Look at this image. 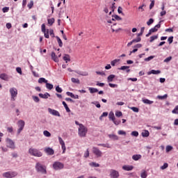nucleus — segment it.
Listing matches in <instances>:
<instances>
[{
  "instance_id": "28",
  "label": "nucleus",
  "mask_w": 178,
  "mask_h": 178,
  "mask_svg": "<svg viewBox=\"0 0 178 178\" xmlns=\"http://www.w3.org/2000/svg\"><path fill=\"white\" fill-rule=\"evenodd\" d=\"M116 26V24H114L113 26H111V30H112V32L113 33H119V31H122V29L121 28H119L118 29H115L113 28V26Z\"/></svg>"
},
{
  "instance_id": "21",
  "label": "nucleus",
  "mask_w": 178,
  "mask_h": 178,
  "mask_svg": "<svg viewBox=\"0 0 178 178\" xmlns=\"http://www.w3.org/2000/svg\"><path fill=\"white\" fill-rule=\"evenodd\" d=\"M116 77L115 74H111L107 77V81L108 83H111V81H113V79Z\"/></svg>"
},
{
  "instance_id": "39",
  "label": "nucleus",
  "mask_w": 178,
  "mask_h": 178,
  "mask_svg": "<svg viewBox=\"0 0 178 178\" xmlns=\"http://www.w3.org/2000/svg\"><path fill=\"white\" fill-rule=\"evenodd\" d=\"M90 166H92L93 168H99V164L95 163V162H92L90 163H89Z\"/></svg>"
},
{
  "instance_id": "56",
  "label": "nucleus",
  "mask_w": 178,
  "mask_h": 178,
  "mask_svg": "<svg viewBox=\"0 0 178 178\" xmlns=\"http://www.w3.org/2000/svg\"><path fill=\"white\" fill-rule=\"evenodd\" d=\"M168 166V163H165L161 167V169L162 170H165V169H166Z\"/></svg>"
},
{
  "instance_id": "57",
  "label": "nucleus",
  "mask_w": 178,
  "mask_h": 178,
  "mask_svg": "<svg viewBox=\"0 0 178 178\" xmlns=\"http://www.w3.org/2000/svg\"><path fill=\"white\" fill-rule=\"evenodd\" d=\"M109 87L111 88H118V84H114V83H108Z\"/></svg>"
},
{
  "instance_id": "18",
  "label": "nucleus",
  "mask_w": 178,
  "mask_h": 178,
  "mask_svg": "<svg viewBox=\"0 0 178 178\" xmlns=\"http://www.w3.org/2000/svg\"><path fill=\"white\" fill-rule=\"evenodd\" d=\"M108 137L109 138H111V140H114V141L119 140V136L115 134H109Z\"/></svg>"
},
{
  "instance_id": "5",
  "label": "nucleus",
  "mask_w": 178,
  "mask_h": 178,
  "mask_svg": "<svg viewBox=\"0 0 178 178\" xmlns=\"http://www.w3.org/2000/svg\"><path fill=\"white\" fill-rule=\"evenodd\" d=\"M65 168V165L59 161H55L53 164V168L55 170H60Z\"/></svg>"
},
{
  "instance_id": "25",
  "label": "nucleus",
  "mask_w": 178,
  "mask_h": 178,
  "mask_svg": "<svg viewBox=\"0 0 178 178\" xmlns=\"http://www.w3.org/2000/svg\"><path fill=\"white\" fill-rule=\"evenodd\" d=\"M129 66H122L120 68H119L120 70H126L127 73L130 72V69H129Z\"/></svg>"
},
{
  "instance_id": "42",
  "label": "nucleus",
  "mask_w": 178,
  "mask_h": 178,
  "mask_svg": "<svg viewBox=\"0 0 178 178\" xmlns=\"http://www.w3.org/2000/svg\"><path fill=\"white\" fill-rule=\"evenodd\" d=\"M108 117H109V119H111L113 122V120H115V114H113V113L111 112L109 113Z\"/></svg>"
},
{
  "instance_id": "63",
  "label": "nucleus",
  "mask_w": 178,
  "mask_h": 178,
  "mask_svg": "<svg viewBox=\"0 0 178 178\" xmlns=\"http://www.w3.org/2000/svg\"><path fill=\"white\" fill-rule=\"evenodd\" d=\"M41 29H42V33H45V31H47V29H45V24H42Z\"/></svg>"
},
{
  "instance_id": "40",
  "label": "nucleus",
  "mask_w": 178,
  "mask_h": 178,
  "mask_svg": "<svg viewBox=\"0 0 178 178\" xmlns=\"http://www.w3.org/2000/svg\"><path fill=\"white\" fill-rule=\"evenodd\" d=\"M63 105L64 108H65V110L67 112H70V108H69V107L67 106V104H66L65 102H63Z\"/></svg>"
},
{
  "instance_id": "24",
  "label": "nucleus",
  "mask_w": 178,
  "mask_h": 178,
  "mask_svg": "<svg viewBox=\"0 0 178 178\" xmlns=\"http://www.w3.org/2000/svg\"><path fill=\"white\" fill-rule=\"evenodd\" d=\"M63 60L67 63V62H70V56L69 54H65L63 56Z\"/></svg>"
},
{
  "instance_id": "35",
  "label": "nucleus",
  "mask_w": 178,
  "mask_h": 178,
  "mask_svg": "<svg viewBox=\"0 0 178 178\" xmlns=\"http://www.w3.org/2000/svg\"><path fill=\"white\" fill-rule=\"evenodd\" d=\"M46 88H47V90H52V88H54V85L47 82L46 83Z\"/></svg>"
},
{
  "instance_id": "15",
  "label": "nucleus",
  "mask_w": 178,
  "mask_h": 178,
  "mask_svg": "<svg viewBox=\"0 0 178 178\" xmlns=\"http://www.w3.org/2000/svg\"><path fill=\"white\" fill-rule=\"evenodd\" d=\"M39 97L40 98H43V99H47L49 97H51V95L48 92H45L44 94L40 93Z\"/></svg>"
},
{
  "instance_id": "51",
  "label": "nucleus",
  "mask_w": 178,
  "mask_h": 178,
  "mask_svg": "<svg viewBox=\"0 0 178 178\" xmlns=\"http://www.w3.org/2000/svg\"><path fill=\"white\" fill-rule=\"evenodd\" d=\"M49 35H51V38H54L55 33H54V29H50L49 30Z\"/></svg>"
},
{
  "instance_id": "33",
  "label": "nucleus",
  "mask_w": 178,
  "mask_h": 178,
  "mask_svg": "<svg viewBox=\"0 0 178 178\" xmlns=\"http://www.w3.org/2000/svg\"><path fill=\"white\" fill-rule=\"evenodd\" d=\"M75 73H76L77 74H79L80 76H88V72H81L80 71H75Z\"/></svg>"
},
{
  "instance_id": "7",
  "label": "nucleus",
  "mask_w": 178,
  "mask_h": 178,
  "mask_svg": "<svg viewBox=\"0 0 178 178\" xmlns=\"http://www.w3.org/2000/svg\"><path fill=\"white\" fill-rule=\"evenodd\" d=\"M10 94L11 95V101H15V98L17 97V89L15 88H10Z\"/></svg>"
},
{
  "instance_id": "13",
  "label": "nucleus",
  "mask_w": 178,
  "mask_h": 178,
  "mask_svg": "<svg viewBox=\"0 0 178 178\" xmlns=\"http://www.w3.org/2000/svg\"><path fill=\"white\" fill-rule=\"evenodd\" d=\"M123 170H126L127 172H130L133 169H134V166L133 165H124L122 166Z\"/></svg>"
},
{
  "instance_id": "14",
  "label": "nucleus",
  "mask_w": 178,
  "mask_h": 178,
  "mask_svg": "<svg viewBox=\"0 0 178 178\" xmlns=\"http://www.w3.org/2000/svg\"><path fill=\"white\" fill-rule=\"evenodd\" d=\"M44 152L47 154L48 155H54V152L51 147H47L44 149Z\"/></svg>"
},
{
  "instance_id": "23",
  "label": "nucleus",
  "mask_w": 178,
  "mask_h": 178,
  "mask_svg": "<svg viewBox=\"0 0 178 178\" xmlns=\"http://www.w3.org/2000/svg\"><path fill=\"white\" fill-rule=\"evenodd\" d=\"M160 73L161 70H152L150 72H148V74H159Z\"/></svg>"
},
{
  "instance_id": "31",
  "label": "nucleus",
  "mask_w": 178,
  "mask_h": 178,
  "mask_svg": "<svg viewBox=\"0 0 178 178\" xmlns=\"http://www.w3.org/2000/svg\"><path fill=\"white\" fill-rule=\"evenodd\" d=\"M71 81L72 83H74L75 84H80V80L79 79L72 78Z\"/></svg>"
},
{
  "instance_id": "3",
  "label": "nucleus",
  "mask_w": 178,
  "mask_h": 178,
  "mask_svg": "<svg viewBox=\"0 0 178 178\" xmlns=\"http://www.w3.org/2000/svg\"><path fill=\"white\" fill-rule=\"evenodd\" d=\"M35 169L37 172H40L43 175H47V167L41 164L40 163H37L35 165Z\"/></svg>"
},
{
  "instance_id": "48",
  "label": "nucleus",
  "mask_w": 178,
  "mask_h": 178,
  "mask_svg": "<svg viewBox=\"0 0 178 178\" xmlns=\"http://www.w3.org/2000/svg\"><path fill=\"white\" fill-rule=\"evenodd\" d=\"M150 1H151V3L149 5V9H152V8L155 6V1L154 0H150Z\"/></svg>"
},
{
  "instance_id": "26",
  "label": "nucleus",
  "mask_w": 178,
  "mask_h": 178,
  "mask_svg": "<svg viewBox=\"0 0 178 178\" xmlns=\"http://www.w3.org/2000/svg\"><path fill=\"white\" fill-rule=\"evenodd\" d=\"M38 83L40 84H42V83H45L47 84L48 83V80L45 79V78H40L38 79Z\"/></svg>"
},
{
  "instance_id": "22",
  "label": "nucleus",
  "mask_w": 178,
  "mask_h": 178,
  "mask_svg": "<svg viewBox=\"0 0 178 178\" xmlns=\"http://www.w3.org/2000/svg\"><path fill=\"white\" fill-rule=\"evenodd\" d=\"M142 156L140 154H135L132 156V159L134 161H138L139 159H141Z\"/></svg>"
},
{
  "instance_id": "1",
  "label": "nucleus",
  "mask_w": 178,
  "mask_h": 178,
  "mask_svg": "<svg viewBox=\"0 0 178 178\" xmlns=\"http://www.w3.org/2000/svg\"><path fill=\"white\" fill-rule=\"evenodd\" d=\"M29 154H30L32 156H36L38 158H41V156H42V152L38 150V149H35L34 147L29 148Z\"/></svg>"
},
{
  "instance_id": "20",
  "label": "nucleus",
  "mask_w": 178,
  "mask_h": 178,
  "mask_svg": "<svg viewBox=\"0 0 178 178\" xmlns=\"http://www.w3.org/2000/svg\"><path fill=\"white\" fill-rule=\"evenodd\" d=\"M142 101H143V104H146L147 105H151V104H154V101H151L148 99H144Z\"/></svg>"
},
{
  "instance_id": "17",
  "label": "nucleus",
  "mask_w": 178,
  "mask_h": 178,
  "mask_svg": "<svg viewBox=\"0 0 178 178\" xmlns=\"http://www.w3.org/2000/svg\"><path fill=\"white\" fill-rule=\"evenodd\" d=\"M0 79H1V80H4L5 81H8V80H9V76H8V74H1Z\"/></svg>"
},
{
  "instance_id": "62",
  "label": "nucleus",
  "mask_w": 178,
  "mask_h": 178,
  "mask_svg": "<svg viewBox=\"0 0 178 178\" xmlns=\"http://www.w3.org/2000/svg\"><path fill=\"white\" fill-rule=\"evenodd\" d=\"M118 134L120 136H126V131L120 130V131H118Z\"/></svg>"
},
{
  "instance_id": "58",
  "label": "nucleus",
  "mask_w": 178,
  "mask_h": 178,
  "mask_svg": "<svg viewBox=\"0 0 178 178\" xmlns=\"http://www.w3.org/2000/svg\"><path fill=\"white\" fill-rule=\"evenodd\" d=\"M101 147H104V148H111V145L109 144H99Z\"/></svg>"
},
{
  "instance_id": "36",
  "label": "nucleus",
  "mask_w": 178,
  "mask_h": 178,
  "mask_svg": "<svg viewBox=\"0 0 178 178\" xmlns=\"http://www.w3.org/2000/svg\"><path fill=\"white\" fill-rule=\"evenodd\" d=\"M113 21L118 20V22L122 20V17H119V15H114L112 18Z\"/></svg>"
},
{
  "instance_id": "47",
  "label": "nucleus",
  "mask_w": 178,
  "mask_h": 178,
  "mask_svg": "<svg viewBox=\"0 0 178 178\" xmlns=\"http://www.w3.org/2000/svg\"><path fill=\"white\" fill-rule=\"evenodd\" d=\"M131 134L134 137H138V131H132Z\"/></svg>"
},
{
  "instance_id": "64",
  "label": "nucleus",
  "mask_w": 178,
  "mask_h": 178,
  "mask_svg": "<svg viewBox=\"0 0 178 178\" xmlns=\"http://www.w3.org/2000/svg\"><path fill=\"white\" fill-rule=\"evenodd\" d=\"M168 41L169 44H172V42H173V36H170V38H168Z\"/></svg>"
},
{
  "instance_id": "61",
  "label": "nucleus",
  "mask_w": 178,
  "mask_h": 178,
  "mask_svg": "<svg viewBox=\"0 0 178 178\" xmlns=\"http://www.w3.org/2000/svg\"><path fill=\"white\" fill-rule=\"evenodd\" d=\"M152 23H154V19L150 18L149 19V21L147 22V26H151V24H152Z\"/></svg>"
},
{
  "instance_id": "59",
  "label": "nucleus",
  "mask_w": 178,
  "mask_h": 178,
  "mask_svg": "<svg viewBox=\"0 0 178 178\" xmlns=\"http://www.w3.org/2000/svg\"><path fill=\"white\" fill-rule=\"evenodd\" d=\"M34 6V1H31L29 3H28V8H29V9H31V8H33V6Z\"/></svg>"
},
{
  "instance_id": "34",
  "label": "nucleus",
  "mask_w": 178,
  "mask_h": 178,
  "mask_svg": "<svg viewBox=\"0 0 178 178\" xmlns=\"http://www.w3.org/2000/svg\"><path fill=\"white\" fill-rule=\"evenodd\" d=\"M43 33L45 38H49V29H47Z\"/></svg>"
},
{
  "instance_id": "37",
  "label": "nucleus",
  "mask_w": 178,
  "mask_h": 178,
  "mask_svg": "<svg viewBox=\"0 0 178 178\" xmlns=\"http://www.w3.org/2000/svg\"><path fill=\"white\" fill-rule=\"evenodd\" d=\"M47 22H48V24H49V26H52V24H54V23H55V18L49 19L47 20Z\"/></svg>"
},
{
  "instance_id": "46",
  "label": "nucleus",
  "mask_w": 178,
  "mask_h": 178,
  "mask_svg": "<svg viewBox=\"0 0 178 178\" xmlns=\"http://www.w3.org/2000/svg\"><path fill=\"white\" fill-rule=\"evenodd\" d=\"M119 59H115L114 60L111 62V66H115V65L117 64L118 62H119Z\"/></svg>"
},
{
  "instance_id": "10",
  "label": "nucleus",
  "mask_w": 178,
  "mask_h": 178,
  "mask_svg": "<svg viewBox=\"0 0 178 178\" xmlns=\"http://www.w3.org/2000/svg\"><path fill=\"white\" fill-rule=\"evenodd\" d=\"M58 141L61 145L63 154H65V152H66V146L65 145V141H63V139H62L60 137H58Z\"/></svg>"
},
{
  "instance_id": "32",
  "label": "nucleus",
  "mask_w": 178,
  "mask_h": 178,
  "mask_svg": "<svg viewBox=\"0 0 178 178\" xmlns=\"http://www.w3.org/2000/svg\"><path fill=\"white\" fill-rule=\"evenodd\" d=\"M89 90L90 94H94V92H98V89L95 88H90Z\"/></svg>"
},
{
  "instance_id": "2",
  "label": "nucleus",
  "mask_w": 178,
  "mask_h": 178,
  "mask_svg": "<svg viewBox=\"0 0 178 178\" xmlns=\"http://www.w3.org/2000/svg\"><path fill=\"white\" fill-rule=\"evenodd\" d=\"M88 131V129H87V127H86L83 124H79L78 129V134L79 137H86V136H87Z\"/></svg>"
},
{
  "instance_id": "27",
  "label": "nucleus",
  "mask_w": 178,
  "mask_h": 178,
  "mask_svg": "<svg viewBox=\"0 0 178 178\" xmlns=\"http://www.w3.org/2000/svg\"><path fill=\"white\" fill-rule=\"evenodd\" d=\"M56 38L57 39V42L58 43L59 47L62 48L63 47V42H62V40L58 36H56Z\"/></svg>"
},
{
  "instance_id": "55",
  "label": "nucleus",
  "mask_w": 178,
  "mask_h": 178,
  "mask_svg": "<svg viewBox=\"0 0 178 178\" xmlns=\"http://www.w3.org/2000/svg\"><path fill=\"white\" fill-rule=\"evenodd\" d=\"M32 98L35 102H40V98L38 97L33 96Z\"/></svg>"
},
{
  "instance_id": "60",
  "label": "nucleus",
  "mask_w": 178,
  "mask_h": 178,
  "mask_svg": "<svg viewBox=\"0 0 178 178\" xmlns=\"http://www.w3.org/2000/svg\"><path fill=\"white\" fill-rule=\"evenodd\" d=\"M56 91L57 92H62V91H63V90H62V88L60 87H59V86L56 87Z\"/></svg>"
},
{
  "instance_id": "45",
  "label": "nucleus",
  "mask_w": 178,
  "mask_h": 178,
  "mask_svg": "<svg viewBox=\"0 0 178 178\" xmlns=\"http://www.w3.org/2000/svg\"><path fill=\"white\" fill-rule=\"evenodd\" d=\"M154 58H155V56H150L146 58H145V62H149V60H152V59H154Z\"/></svg>"
},
{
  "instance_id": "12",
  "label": "nucleus",
  "mask_w": 178,
  "mask_h": 178,
  "mask_svg": "<svg viewBox=\"0 0 178 178\" xmlns=\"http://www.w3.org/2000/svg\"><path fill=\"white\" fill-rule=\"evenodd\" d=\"M110 176L111 178H118V177H119V172H118L117 170H111Z\"/></svg>"
},
{
  "instance_id": "9",
  "label": "nucleus",
  "mask_w": 178,
  "mask_h": 178,
  "mask_svg": "<svg viewBox=\"0 0 178 178\" xmlns=\"http://www.w3.org/2000/svg\"><path fill=\"white\" fill-rule=\"evenodd\" d=\"M6 144H7V147H8L9 148H12L13 149H15V142H13L12 139L7 138Z\"/></svg>"
},
{
  "instance_id": "30",
  "label": "nucleus",
  "mask_w": 178,
  "mask_h": 178,
  "mask_svg": "<svg viewBox=\"0 0 178 178\" xmlns=\"http://www.w3.org/2000/svg\"><path fill=\"white\" fill-rule=\"evenodd\" d=\"M115 5H116V3L114 2L112 3V6L110 7V9L111 11L109 13V15H112V12H115Z\"/></svg>"
},
{
  "instance_id": "16",
  "label": "nucleus",
  "mask_w": 178,
  "mask_h": 178,
  "mask_svg": "<svg viewBox=\"0 0 178 178\" xmlns=\"http://www.w3.org/2000/svg\"><path fill=\"white\" fill-rule=\"evenodd\" d=\"M51 59L54 60V62H59V59L56 56V54H55V52H51Z\"/></svg>"
},
{
  "instance_id": "52",
  "label": "nucleus",
  "mask_w": 178,
  "mask_h": 178,
  "mask_svg": "<svg viewBox=\"0 0 178 178\" xmlns=\"http://www.w3.org/2000/svg\"><path fill=\"white\" fill-rule=\"evenodd\" d=\"M89 156H90V151L88 150V149H87V150L84 153V157L88 158Z\"/></svg>"
},
{
  "instance_id": "11",
  "label": "nucleus",
  "mask_w": 178,
  "mask_h": 178,
  "mask_svg": "<svg viewBox=\"0 0 178 178\" xmlns=\"http://www.w3.org/2000/svg\"><path fill=\"white\" fill-rule=\"evenodd\" d=\"M49 113H51V115H53V116H60V113H59V111L56 110H54L52 108H48Z\"/></svg>"
},
{
  "instance_id": "4",
  "label": "nucleus",
  "mask_w": 178,
  "mask_h": 178,
  "mask_svg": "<svg viewBox=\"0 0 178 178\" xmlns=\"http://www.w3.org/2000/svg\"><path fill=\"white\" fill-rule=\"evenodd\" d=\"M17 176V172L16 171H8L3 173V177L6 178H13Z\"/></svg>"
},
{
  "instance_id": "54",
  "label": "nucleus",
  "mask_w": 178,
  "mask_h": 178,
  "mask_svg": "<svg viewBox=\"0 0 178 178\" xmlns=\"http://www.w3.org/2000/svg\"><path fill=\"white\" fill-rule=\"evenodd\" d=\"M114 124H115V126H118V124H120V120H115L114 119V120H113Z\"/></svg>"
},
{
  "instance_id": "53",
  "label": "nucleus",
  "mask_w": 178,
  "mask_h": 178,
  "mask_svg": "<svg viewBox=\"0 0 178 178\" xmlns=\"http://www.w3.org/2000/svg\"><path fill=\"white\" fill-rule=\"evenodd\" d=\"M130 109H131L133 112H136V113H138L139 111V109L137 107H130Z\"/></svg>"
},
{
  "instance_id": "6",
  "label": "nucleus",
  "mask_w": 178,
  "mask_h": 178,
  "mask_svg": "<svg viewBox=\"0 0 178 178\" xmlns=\"http://www.w3.org/2000/svg\"><path fill=\"white\" fill-rule=\"evenodd\" d=\"M25 124H26V123L24 122V121L23 120H19L17 122V126L19 127V129H17V134H19L20 133H22V131H23V129H24Z\"/></svg>"
},
{
  "instance_id": "44",
  "label": "nucleus",
  "mask_w": 178,
  "mask_h": 178,
  "mask_svg": "<svg viewBox=\"0 0 178 178\" xmlns=\"http://www.w3.org/2000/svg\"><path fill=\"white\" fill-rule=\"evenodd\" d=\"M43 134L45 137H51V133L48 131H44Z\"/></svg>"
},
{
  "instance_id": "19",
  "label": "nucleus",
  "mask_w": 178,
  "mask_h": 178,
  "mask_svg": "<svg viewBox=\"0 0 178 178\" xmlns=\"http://www.w3.org/2000/svg\"><path fill=\"white\" fill-rule=\"evenodd\" d=\"M147 176H148V173L147 172V171L145 170H143L140 173V177L147 178Z\"/></svg>"
},
{
  "instance_id": "43",
  "label": "nucleus",
  "mask_w": 178,
  "mask_h": 178,
  "mask_svg": "<svg viewBox=\"0 0 178 178\" xmlns=\"http://www.w3.org/2000/svg\"><path fill=\"white\" fill-rule=\"evenodd\" d=\"M157 98L159 99H166V98H168V95L165 94V95H164L163 96L159 95V96H157Z\"/></svg>"
},
{
  "instance_id": "29",
  "label": "nucleus",
  "mask_w": 178,
  "mask_h": 178,
  "mask_svg": "<svg viewBox=\"0 0 178 178\" xmlns=\"http://www.w3.org/2000/svg\"><path fill=\"white\" fill-rule=\"evenodd\" d=\"M142 136L143 137H149V131L148 130H145L142 132Z\"/></svg>"
},
{
  "instance_id": "50",
  "label": "nucleus",
  "mask_w": 178,
  "mask_h": 178,
  "mask_svg": "<svg viewBox=\"0 0 178 178\" xmlns=\"http://www.w3.org/2000/svg\"><path fill=\"white\" fill-rule=\"evenodd\" d=\"M123 113H122V111H116L115 112V116H117V118H120V116H122Z\"/></svg>"
},
{
  "instance_id": "41",
  "label": "nucleus",
  "mask_w": 178,
  "mask_h": 178,
  "mask_svg": "<svg viewBox=\"0 0 178 178\" xmlns=\"http://www.w3.org/2000/svg\"><path fill=\"white\" fill-rule=\"evenodd\" d=\"M172 149H173V147H172L170 145H168L165 147L166 152H170V151H172Z\"/></svg>"
},
{
  "instance_id": "38",
  "label": "nucleus",
  "mask_w": 178,
  "mask_h": 178,
  "mask_svg": "<svg viewBox=\"0 0 178 178\" xmlns=\"http://www.w3.org/2000/svg\"><path fill=\"white\" fill-rule=\"evenodd\" d=\"M155 40H158V35L151 36L149 42H154V41H155Z\"/></svg>"
},
{
  "instance_id": "8",
  "label": "nucleus",
  "mask_w": 178,
  "mask_h": 178,
  "mask_svg": "<svg viewBox=\"0 0 178 178\" xmlns=\"http://www.w3.org/2000/svg\"><path fill=\"white\" fill-rule=\"evenodd\" d=\"M92 152L95 154V155H96V156H97V158L102 156V152H101V150H99V149L97 147H93Z\"/></svg>"
},
{
  "instance_id": "49",
  "label": "nucleus",
  "mask_w": 178,
  "mask_h": 178,
  "mask_svg": "<svg viewBox=\"0 0 178 178\" xmlns=\"http://www.w3.org/2000/svg\"><path fill=\"white\" fill-rule=\"evenodd\" d=\"M172 113L178 115V106H175V108L172 110Z\"/></svg>"
}]
</instances>
